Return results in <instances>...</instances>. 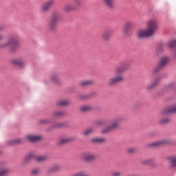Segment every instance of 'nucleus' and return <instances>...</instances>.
Segmentation results:
<instances>
[{"mask_svg": "<svg viewBox=\"0 0 176 176\" xmlns=\"http://www.w3.org/2000/svg\"><path fill=\"white\" fill-rule=\"evenodd\" d=\"M158 28L156 19H151L147 22V29H141L138 31V38H149L156 34Z\"/></svg>", "mask_w": 176, "mask_h": 176, "instance_id": "1", "label": "nucleus"}, {"mask_svg": "<svg viewBox=\"0 0 176 176\" xmlns=\"http://www.w3.org/2000/svg\"><path fill=\"white\" fill-rule=\"evenodd\" d=\"M130 68V66L127 63H123L118 67H116L114 70L116 76L111 78L107 82V86H115L120 82L124 80V76L122 75L124 71H127Z\"/></svg>", "mask_w": 176, "mask_h": 176, "instance_id": "2", "label": "nucleus"}, {"mask_svg": "<svg viewBox=\"0 0 176 176\" xmlns=\"http://www.w3.org/2000/svg\"><path fill=\"white\" fill-rule=\"evenodd\" d=\"M19 37L17 36H12L8 38V40L4 43H0V49H5L6 47H9L10 51L12 53H14L20 46L19 45Z\"/></svg>", "mask_w": 176, "mask_h": 176, "instance_id": "3", "label": "nucleus"}, {"mask_svg": "<svg viewBox=\"0 0 176 176\" xmlns=\"http://www.w3.org/2000/svg\"><path fill=\"white\" fill-rule=\"evenodd\" d=\"M123 122V118L122 117H118L112 119L110 121V124L102 130V133L103 134H107V133H109V131H113V130H116V129H119L120 124Z\"/></svg>", "mask_w": 176, "mask_h": 176, "instance_id": "4", "label": "nucleus"}, {"mask_svg": "<svg viewBox=\"0 0 176 176\" xmlns=\"http://www.w3.org/2000/svg\"><path fill=\"white\" fill-rule=\"evenodd\" d=\"M60 21V13L54 12L52 14L51 19L48 23V31H56L57 28V23Z\"/></svg>", "mask_w": 176, "mask_h": 176, "instance_id": "5", "label": "nucleus"}, {"mask_svg": "<svg viewBox=\"0 0 176 176\" xmlns=\"http://www.w3.org/2000/svg\"><path fill=\"white\" fill-rule=\"evenodd\" d=\"M170 62V58L167 56H163L161 58L160 63L154 69H153V74H156L159 72L162 68H164L167 64Z\"/></svg>", "mask_w": 176, "mask_h": 176, "instance_id": "6", "label": "nucleus"}, {"mask_svg": "<svg viewBox=\"0 0 176 176\" xmlns=\"http://www.w3.org/2000/svg\"><path fill=\"white\" fill-rule=\"evenodd\" d=\"M81 160L83 162H94L97 159V155L91 152H85L80 155Z\"/></svg>", "mask_w": 176, "mask_h": 176, "instance_id": "7", "label": "nucleus"}, {"mask_svg": "<svg viewBox=\"0 0 176 176\" xmlns=\"http://www.w3.org/2000/svg\"><path fill=\"white\" fill-rule=\"evenodd\" d=\"M50 82L54 83V85H60L61 83V80L60 79V74L54 73L50 78Z\"/></svg>", "mask_w": 176, "mask_h": 176, "instance_id": "8", "label": "nucleus"}, {"mask_svg": "<svg viewBox=\"0 0 176 176\" xmlns=\"http://www.w3.org/2000/svg\"><path fill=\"white\" fill-rule=\"evenodd\" d=\"M54 5V0H49L48 1L45 2L43 4L41 7V11L45 13V12H47L52 6Z\"/></svg>", "mask_w": 176, "mask_h": 176, "instance_id": "9", "label": "nucleus"}, {"mask_svg": "<svg viewBox=\"0 0 176 176\" xmlns=\"http://www.w3.org/2000/svg\"><path fill=\"white\" fill-rule=\"evenodd\" d=\"M12 64L14 65H16L17 67H22L23 65H25V62L21 58H16L14 59L11 60Z\"/></svg>", "mask_w": 176, "mask_h": 176, "instance_id": "10", "label": "nucleus"}, {"mask_svg": "<svg viewBox=\"0 0 176 176\" xmlns=\"http://www.w3.org/2000/svg\"><path fill=\"white\" fill-rule=\"evenodd\" d=\"M168 142H169L167 140H158L150 144V146H151V148H155L156 146H163V145H167Z\"/></svg>", "mask_w": 176, "mask_h": 176, "instance_id": "11", "label": "nucleus"}, {"mask_svg": "<svg viewBox=\"0 0 176 176\" xmlns=\"http://www.w3.org/2000/svg\"><path fill=\"white\" fill-rule=\"evenodd\" d=\"M25 138L28 140V141H30V142H36L42 140V136L28 135Z\"/></svg>", "mask_w": 176, "mask_h": 176, "instance_id": "12", "label": "nucleus"}, {"mask_svg": "<svg viewBox=\"0 0 176 176\" xmlns=\"http://www.w3.org/2000/svg\"><path fill=\"white\" fill-rule=\"evenodd\" d=\"M173 112H176V104L174 106H172L170 107L164 109L161 112V116H164V115H166V113H171Z\"/></svg>", "mask_w": 176, "mask_h": 176, "instance_id": "13", "label": "nucleus"}, {"mask_svg": "<svg viewBox=\"0 0 176 176\" xmlns=\"http://www.w3.org/2000/svg\"><path fill=\"white\" fill-rule=\"evenodd\" d=\"M72 141H75V138L69 137V138H62L59 140L58 142L60 145L64 144H67V142H72Z\"/></svg>", "mask_w": 176, "mask_h": 176, "instance_id": "14", "label": "nucleus"}, {"mask_svg": "<svg viewBox=\"0 0 176 176\" xmlns=\"http://www.w3.org/2000/svg\"><path fill=\"white\" fill-rule=\"evenodd\" d=\"M101 38L102 41H109L111 39V31L107 30L104 32L101 35Z\"/></svg>", "mask_w": 176, "mask_h": 176, "instance_id": "15", "label": "nucleus"}, {"mask_svg": "<svg viewBox=\"0 0 176 176\" xmlns=\"http://www.w3.org/2000/svg\"><path fill=\"white\" fill-rule=\"evenodd\" d=\"M65 12H74L76 10V7L74 4H66L64 7Z\"/></svg>", "mask_w": 176, "mask_h": 176, "instance_id": "16", "label": "nucleus"}, {"mask_svg": "<svg viewBox=\"0 0 176 176\" xmlns=\"http://www.w3.org/2000/svg\"><path fill=\"white\" fill-rule=\"evenodd\" d=\"M131 27H133V23L131 22L125 23L122 28V32L124 34H127V32H129V30H130Z\"/></svg>", "mask_w": 176, "mask_h": 176, "instance_id": "17", "label": "nucleus"}, {"mask_svg": "<svg viewBox=\"0 0 176 176\" xmlns=\"http://www.w3.org/2000/svg\"><path fill=\"white\" fill-rule=\"evenodd\" d=\"M34 157V154L30 153L23 160L22 162V166H25L27 163H30V161Z\"/></svg>", "mask_w": 176, "mask_h": 176, "instance_id": "18", "label": "nucleus"}, {"mask_svg": "<svg viewBox=\"0 0 176 176\" xmlns=\"http://www.w3.org/2000/svg\"><path fill=\"white\" fill-rule=\"evenodd\" d=\"M94 131H95L94 128H93V127L88 128L83 131L82 135H84L85 137H87V135H90V134H93V133H94Z\"/></svg>", "mask_w": 176, "mask_h": 176, "instance_id": "19", "label": "nucleus"}, {"mask_svg": "<svg viewBox=\"0 0 176 176\" xmlns=\"http://www.w3.org/2000/svg\"><path fill=\"white\" fill-rule=\"evenodd\" d=\"M157 85H159V80H155L150 85H147L146 89V90H152V89H154V87H156Z\"/></svg>", "mask_w": 176, "mask_h": 176, "instance_id": "20", "label": "nucleus"}, {"mask_svg": "<svg viewBox=\"0 0 176 176\" xmlns=\"http://www.w3.org/2000/svg\"><path fill=\"white\" fill-rule=\"evenodd\" d=\"M102 2L105 6L112 9L113 8V0H102Z\"/></svg>", "mask_w": 176, "mask_h": 176, "instance_id": "21", "label": "nucleus"}, {"mask_svg": "<svg viewBox=\"0 0 176 176\" xmlns=\"http://www.w3.org/2000/svg\"><path fill=\"white\" fill-rule=\"evenodd\" d=\"M94 82L91 80H85L79 82L80 86H90L93 85Z\"/></svg>", "mask_w": 176, "mask_h": 176, "instance_id": "22", "label": "nucleus"}, {"mask_svg": "<svg viewBox=\"0 0 176 176\" xmlns=\"http://www.w3.org/2000/svg\"><path fill=\"white\" fill-rule=\"evenodd\" d=\"M93 109V107L91 105H83L80 107V111L82 112H89Z\"/></svg>", "mask_w": 176, "mask_h": 176, "instance_id": "23", "label": "nucleus"}, {"mask_svg": "<svg viewBox=\"0 0 176 176\" xmlns=\"http://www.w3.org/2000/svg\"><path fill=\"white\" fill-rule=\"evenodd\" d=\"M105 139L103 138H95L91 140V142H95L96 144H101V142H104Z\"/></svg>", "mask_w": 176, "mask_h": 176, "instance_id": "24", "label": "nucleus"}, {"mask_svg": "<svg viewBox=\"0 0 176 176\" xmlns=\"http://www.w3.org/2000/svg\"><path fill=\"white\" fill-rule=\"evenodd\" d=\"M68 104H69L68 100H59L57 102V105L59 107H65V105H68Z\"/></svg>", "mask_w": 176, "mask_h": 176, "instance_id": "25", "label": "nucleus"}, {"mask_svg": "<svg viewBox=\"0 0 176 176\" xmlns=\"http://www.w3.org/2000/svg\"><path fill=\"white\" fill-rule=\"evenodd\" d=\"M169 164L170 167H176V157L169 158Z\"/></svg>", "mask_w": 176, "mask_h": 176, "instance_id": "26", "label": "nucleus"}, {"mask_svg": "<svg viewBox=\"0 0 176 176\" xmlns=\"http://www.w3.org/2000/svg\"><path fill=\"white\" fill-rule=\"evenodd\" d=\"M82 3V0H74V6L76 7V10L78 9L79 8V6H80Z\"/></svg>", "mask_w": 176, "mask_h": 176, "instance_id": "27", "label": "nucleus"}, {"mask_svg": "<svg viewBox=\"0 0 176 176\" xmlns=\"http://www.w3.org/2000/svg\"><path fill=\"white\" fill-rule=\"evenodd\" d=\"M39 173H40L39 168H35L30 171V175L36 176V175H38Z\"/></svg>", "mask_w": 176, "mask_h": 176, "instance_id": "28", "label": "nucleus"}, {"mask_svg": "<svg viewBox=\"0 0 176 176\" xmlns=\"http://www.w3.org/2000/svg\"><path fill=\"white\" fill-rule=\"evenodd\" d=\"M64 115L63 111H55L53 113V116L54 118H61Z\"/></svg>", "mask_w": 176, "mask_h": 176, "instance_id": "29", "label": "nucleus"}, {"mask_svg": "<svg viewBox=\"0 0 176 176\" xmlns=\"http://www.w3.org/2000/svg\"><path fill=\"white\" fill-rule=\"evenodd\" d=\"M37 162H43L47 159L46 155H40L36 157Z\"/></svg>", "mask_w": 176, "mask_h": 176, "instance_id": "30", "label": "nucleus"}, {"mask_svg": "<svg viewBox=\"0 0 176 176\" xmlns=\"http://www.w3.org/2000/svg\"><path fill=\"white\" fill-rule=\"evenodd\" d=\"M58 170H60V166L56 165L51 168L50 173H56V171H58Z\"/></svg>", "mask_w": 176, "mask_h": 176, "instance_id": "31", "label": "nucleus"}, {"mask_svg": "<svg viewBox=\"0 0 176 176\" xmlns=\"http://www.w3.org/2000/svg\"><path fill=\"white\" fill-rule=\"evenodd\" d=\"M9 173V170L7 168L0 170V176H5Z\"/></svg>", "mask_w": 176, "mask_h": 176, "instance_id": "32", "label": "nucleus"}, {"mask_svg": "<svg viewBox=\"0 0 176 176\" xmlns=\"http://www.w3.org/2000/svg\"><path fill=\"white\" fill-rule=\"evenodd\" d=\"M168 46L169 47H175L176 46V41H172L168 43Z\"/></svg>", "mask_w": 176, "mask_h": 176, "instance_id": "33", "label": "nucleus"}, {"mask_svg": "<svg viewBox=\"0 0 176 176\" xmlns=\"http://www.w3.org/2000/svg\"><path fill=\"white\" fill-rule=\"evenodd\" d=\"M170 122V120L168 118H165L160 120V124H166V123H168Z\"/></svg>", "mask_w": 176, "mask_h": 176, "instance_id": "34", "label": "nucleus"}, {"mask_svg": "<svg viewBox=\"0 0 176 176\" xmlns=\"http://www.w3.org/2000/svg\"><path fill=\"white\" fill-rule=\"evenodd\" d=\"M23 142L22 139H16L12 141V144H21Z\"/></svg>", "mask_w": 176, "mask_h": 176, "instance_id": "35", "label": "nucleus"}, {"mask_svg": "<svg viewBox=\"0 0 176 176\" xmlns=\"http://www.w3.org/2000/svg\"><path fill=\"white\" fill-rule=\"evenodd\" d=\"M41 123H42V124H47V123H50V120L47 119L41 120Z\"/></svg>", "mask_w": 176, "mask_h": 176, "instance_id": "36", "label": "nucleus"}, {"mask_svg": "<svg viewBox=\"0 0 176 176\" xmlns=\"http://www.w3.org/2000/svg\"><path fill=\"white\" fill-rule=\"evenodd\" d=\"M120 175H122V173L120 171H116L111 174V176H120Z\"/></svg>", "mask_w": 176, "mask_h": 176, "instance_id": "37", "label": "nucleus"}, {"mask_svg": "<svg viewBox=\"0 0 176 176\" xmlns=\"http://www.w3.org/2000/svg\"><path fill=\"white\" fill-rule=\"evenodd\" d=\"M127 152L129 153H134V152H135V148H129L127 149Z\"/></svg>", "mask_w": 176, "mask_h": 176, "instance_id": "38", "label": "nucleus"}, {"mask_svg": "<svg viewBox=\"0 0 176 176\" xmlns=\"http://www.w3.org/2000/svg\"><path fill=\"white\" fill-rule=\"evenodd\" d=\"M151 162V160H145L144 161H143V164H149Z\"/></svg>", "mask_w": 176, "mask_h": 176, "instance_id": "39", "label": "nucleus"}, {"mask_svg": "<svg viewBox=\"0 0 176 176\" xmlns=\"http://www.w3.org/2000/svg\"><path fill=\"white\" fill-rule=\"evenodd\" d=\"M5 37L3 36V34H0V41H2Z\"/></svg>", "mask_w": 176, "mask_h": 176, "instance_id": "40", "label": "nucleus"}]
</instances>
